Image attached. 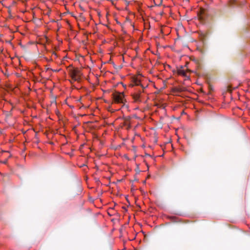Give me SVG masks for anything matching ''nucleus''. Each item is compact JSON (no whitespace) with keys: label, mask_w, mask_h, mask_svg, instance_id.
<instances>
[{"label":"nucleus","mask_w":250,"mask_h":250,"mask_svg":"<svg viewBox=\"0 0 250 250\" xmlns=\"http://www.w3.org/2000/svg\"><path fill=\"white\" fill-rule=\"evenodd\" d=\"M68 75L71 78L70 83L80 82L81 79L82 73L77 68H70L68 69Z\"/></svg>","instance_id":"1"},{"label":"nucleus","mask_w":250,"mask_h":250,"mask_svg":"<svg viewBox=\"0 0 250 250\" xmlns=\"http://www.w3.org/2000/svg\"><path fill=\"white\" fill-rule=\"evenodd\" d=\"M177 73L179 75H181L186 77H188L187 75L188 72L184 69L183 67L178 69Z\"/></svg>","instance_id":"3"},{"label":"nucleus","mask_w":250,"mask_h":250,"mask_svg":"<svg viewBox=\"0 0 250 250\" xmlns=\"http://www.w3.org/2000/svg\"><path fill=\"white\" fill-rule=\"evenodd\" d=\"M133 99H134V102L136 103H139L141 102L140 99V93H136L132 95Z\"/></svg>","instance_id":"4"},{"label":"nucleus","mask_w":250,"mask_h":250,"mask_svg":"<svg viewBox=\"0 0 250 250\" xmlns=\"http://www.w3.org/2000/svg\"><path fill=\"white\" fill-rule=\"evenodd\" d=\"M113 103L124 104L126 102L123 92H115L112 94Z\"/></svg>","instance_id":"2"}]
</instances>
